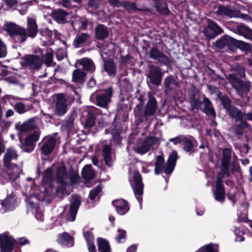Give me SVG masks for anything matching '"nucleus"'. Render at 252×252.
<instances>
[{"label": "nucleus", "instance_id": "f3484780", "mask_svg": "<svg viewBox=\"0 0 252 252\" xmlns=\"http://www.w3.org/2000/svg\"><path fill=\"white\" fill-rule=\"evenodd\" d=\"M217 12L220 15H226L230 17H240L246 20L249 18V16L246 14H241L238 11L232 10L223 6H219Z\"/></svg>", "mask_w": 252, "mask_h": 252}, {"label": "nucleus", "instance_id": "052dcab7", "mask_svg": "<svg viewBox=\"0 0 252 252\" xmlns=\"http://www.w3.org/2000/svg\"><path fill=\"white\" fill-rule=\"evenodd\" d=\"M89 3L91 7L96 8L100 4L101 1L100 0H89Z\"/></svg>", "mask_w": 252, "mask_h": 252}, {"label": "nucleus", "instance_id": "20e7f679", "mask_svg": "<svg viewBox=\"0 0 252 252\" xmlns=\"http://www.w3.org/2000/svg\"><path fill=\"white\" fill-rule=\"evenodd\" d=\"M159 139L154 136L147 138L145 140H137L134 146L131 148L139 154H144L150 149L157 147L159 144Z\"/></svg>", "mask_w": 252, "mask_h": 252}, {"label": "nucleus", "instance_id": "bf43d9fd", "mask_svg": "<svg viewBox=\"0 0 252 252\" xmlns=\"http://www.w3.org/2000/svg\"><path fill=\"white\" fill-rule=\"evenodd\" d=\"M6 54V50L5 46L0 40V58L4 57Z\"/></svg>", "mask_w": 252, "mask_h": 252}, {"label": "nucleus", "instance_id": "f03ea898", "mask_svg": "<svg viewBox=\"0 0 252 252\" xmlns=\"http://www.w3.org/2000/svg\"><path fill=\"white\" fill-rule=\"evenodd\" d=\"M177 159V153L176 151H173L169 156L167 162L165 166H164L163 158L160 156H158L155 163V174H159L163 169L165 173L166 174H170L174 169Z\"/></svg>", "mask_w": 252, "mask_h": 252}, {"label": "nucleus", "instance_id": "ea45409f", "mask_svg": "<svg viewBox=\"0 0 252 252\" xmlns=\"http://www.w3.org/2000/svg\"><path fill=\"white\" fill-rule=\"evenodd\" d=\"M80 63L85 70L91 71H93L94 70L95 67L93 62L88 58H83L81 59L80 61Z\"/></svg>", "mask_w": 252, "mask_h": 252}, {"label": "nucleus", "instance_id": "cd10ccee", "mask_svg": "<svg viewBox=\"0 0 252 252\" xmlns=\"http://www.w3.org/2000/svg\"><path fill=\"white\" fill-rule=\"evenodd\" d=\"M235 32L252 40V31L243 24L237 26L235 30Z\"/></svg>", "mask_w": 252, "mask_h": 252}, {"label": "nucleus", "instance_id": "774afa93", "mask_svg": "<svg viewBox=\"0 0 252 252\" xmlns=\"http://www.w3.org/2000/svg\"><path fill=\"white\" fill-rule=\"evenodd\" d=\"M88 247L90 252H96L95 246L94 244L89 243Z\"/></svg>", "mask_w": 252, "mask_h": 252}, {"label": "nucleus", "instance_id": "423d86ee", "mask_svg": "<svg viewBox=\"0 0 252 252\" xmlns=\"http://www.w3.org/2000/svg\"><path fill=\"white\" fill-rule=\"evenodd\" d=\"M56 180L60 184L56 189L57 193L59 195L60 192L62 193L63 195L67 194V188L69 187V184L67 183L68 177L65 168L63 166L57 168Z\"/></svg>", "mask_w": 252, "mask_h": 252}, {"label": "nucleus", "instance_id": "338daca9", "mask_svg": "<svg viewBox=\"0 0 252 252\" xmlns=\"http://www.w3.org/2000/svg\"><path fill=\"white\" fill-rule=\"evenodd\" d=\"M14 114V112L13 110L8 109L5 112V117L6 118H8L10 117L13 116Z\"/></svg>", "mask_w": 252, "mask_h": 252}, {"label": "nucleus", "instance_id": "9d476101", "mask_svg": "<svg viewBox=\"0 0 252 252\" xmlns=\"http://www.w3.org/2000/svg\"><path fill=\"white\" fill-rule=\"evenodd\" d=\"M228 79L233 86L238 91L241 90L244 92L249 91L250 88V82H243L235 74H229Z\"/></svg>", "mask_w": 252, "mask_h": 252}, {"label": "nucleus", "instance_id": "b1692460", "mask_svg": "<svg viewBox=\"0 0 252 252\" xmlns=\"http://www.w3.org/2000/svg\"><path fill=\"white\" fill-rule=\"evenodd\" d=\"M27 66L31 68H38L42 64L41 60L36 55H30L25 58Z\"/></svg>", "mask_w": 252, "mask_h": 252}, {"label": "nucleus", "instance_id": "e433bc0d", "mask_svg": "<svg viewBox=\"0 0 252 252\" xmlns=\"http://www.w3.org/2000/svg\"><path fill=\"white\" fill-rule=\"evenodd\" d=\"M83 177L87 181L91 180L94 176V173L90 165H86L82 169Z\"/></svg>", "mask_w": 252, "mask_h": 252}, {"label": "nucleus", "instance_id": "680f3d73", "mask_svg": "<svg viewBox=\"0 0 252 252\" xmlns=\"http://www.w3.org/2000/svg\"><path fill=\"white\" fill-rule=\"evenodd\" d=\"M2 99L4 101H8L11 105H12L13 101L15 99V98L12 95H6L2 97Z\"/></svg>", "mask_w": 252, "mask_h": 252}, {"label": "nucleus", "instance_id": "13d9d810", "mask_svg": "<svg viewBox=\"0 0 252 252\" xmlns=\"http://www.w3.org/2000/svg\"><path fill=\"white\" fill-rule=\"evenodd\" d=\"M10 124L2 119V117L0 118V128L2 130L7 129L10 126Z\"/></svg>", "mask_w": 252, "mask_h": 252}, {"label": "nucleus", "instance_id": "ddd939ff", "mask_svg": "<svg viewBox=\"0 0 252 252\" xmlns=\"http://www.w3.org/2000/svg\"><path fill=\"white\" fill-rule=\"evenodd\" d=\"M70 206L67 219L69 221H73L75 219L76 215L81 204L80 197L78 195H72L70 200Z\"/></svg>", "mask_w": 252, "mask_h": 252}, {"label": "nucleus", "instance_id": "a211bd4d", "mask_svg": "<svg viewBox=\"0 0 252 252\" xmlns=\"http://www.w3.org/2000/svg\"><path fill=\"white\" fill-rule=\"evenodd\" d=\"M112 94V89L109 88L105 91V94L97 95L96 96L97 105L106 108L110 102Z\"/></svg>", "mask_w": 252, "mask_h": 252}, {"label": "nucleus", "instance_id": "7ed1b4c3", "mask_svg": "<svg viewBox=\"0 0 252 252\" xmlns=\"http://www.w3.org/2000/svg\"><path fill=\"white\" fill-rule=\"evenodd\" d=\"M29 243V240L25 238H20L16 241L12 236L6 233L0 235L1 252H11L12 249L17 247L18 245L24 246Z\"/></svg>", "mask_w": 252, "mask_h": 252}, {"label": "nucleus", "instance_id": "c85d7f7f", "mask_svg": "<svg viewBox=\"0 0 252 252\" xmlns=\"http://www.w3.org/2000/svg\"><path fill=\"white\" fill-rule=\"evenodd\" d=\"M57 241L59 244L67 247H71L74 244L72 237L67 232L60 234L58 236Z\"/></svg>", "mask_w": 252, "mask_h": 252}, {"label": "nucleus", "instance_id": "4be33fe9", "mask_svg": "<svg viewBox=\"0 0 252 252\" xmlns=\"http://www.w3.org/2000/svg\"><path fill=\"white\" fill-rule=\"evenodd\" d=\"M112 204L115 207L117 213L120 215L125 214L129 210L127 203L123 199L114 200Z\"/></svg>", "mask_w": 252, "mask_h": 252}, {"label": "nucleus", "instance_id": "2eb2a0df", "mask_svg": "<svg viewBox=\"0 0 252 252\" xmlns=\"http://www.w3.org/2000/svg\"><path fill=\"white\" fill-rule=\"evenodd\" d=\"M231 158V150L229 149H225L223 151V158L221 162V171L220 174L222 178L228 177L229 174L228 167L229 160Z\"/></svg>", "mask_w": 252, "mask_h": 252}, {"label": "nucleus", "instance_id": "f8f14e48", "mask_svg": "<svg viewBox=\"0 0 252 252\" xmlns=\"http://www.w3.org/2000/svg\"><path fill=\"white\" fill-rule=\"evenodd\" d=\"M56 139L51 136L45 137L39 144L41 152L45 155L50 154L54 148Z\"/></svg>", "mask_w": 252, "mask_h": 252}, {"label": "nucleus", "instance_id": "c756f323", "mask_svg": "<svg viewBox=\"0 0 252 252\" xmlns=\"http://www.w3.org/2000/svg\"><path fill=\"white\" fill-rule=\"evenodd\" d=\"M236 42V40L229 36H224L220 39L217 40L215 45L219 48H222L224 46H227L231 47Z\"/></svg>", "mask_w": 252, "mask_h": 252}, {"label": "nucleus", "instance_id": "864d4df0", "mask_svg": "<svg viewBox=\"0 0 252 252\" xmlns=\"http://www.w3.org/2000/svg\"><path fill=\"white\" fill-rule=\"evenodd\" d=\"M15 110L19 114H23L26 112L25 105L21 102H18L14 105Z\"/></svg>", "mask_w": 252, "mask_h": 252}, {"label": "nucleus", "instance_id": "3c124183", "mask_svg": "<svg viewBox=\"0 0 252 252\" xmlns=\"http://www.w3.org/2000/svg\"><path fill=\"white\" fill-rule=\"evenodd\" d=\"M234 233L236 236L235 240L237 241L241 242L244 240L243 237L244 231L240 228H237L234 230Z\"/></svg>", "mask_w": 252, "mask_h": 252}, {"label": "nucleus", "instance_id": "39448f33", "mask_svg": "<svg viewBox=\"0 0 252 252\" xmlns=\"http://www.w3.org/2000/svg\"><path fill=\"white\" fill-rule=\"evenodd\" d=\"M3 28L17 42H24L27 39V33L25 29L12 23L4 24Z\"/></svg>", "mask_w": 252, "mask_h": 252}, {"label": "nucleus", "instance_id": "c9c22d12", "mask_svg": "<svg viewBox=\"0 0 252 252\" xmlns=\"http://www.w3.org/2000/svg\"><path fill=\"white\" fill-rule=\"evenodd\" d=\"M156 109V101L155 98H151L149 99L146 106L145 113L147 116L153 115Z\"/></svg>", "mask_w": 252, "mask_h": 252}, {"label": "nucleus", "instance_id": "a19ab883", "mask_svg": "<svg viewBox=\"0 0 252 252\" xmlns=\"http://www.w3.org/2000/svg\"><path fill=\"white\" fill-rule=\"evenodd\" d=\"M196 252H218V246L214 244H210L202 247Z\"/></svg>", "mask_w": 252, "mask_h": 252}, {"label": "nucleus", "instance_id": "aec40b11", "mask_svg": "<svg viewBox=\"0 0 252 252\" xmlns=\"http://www.w3.org/2000/svg\"><path fill=\"white\" fill-rule=\"evenodd\" d=\"M214 195L215 199L220 202H223L225 198V191L224 187L222 185V181L219 177L216 182V187L214 190Z\"/></svg>", "mask_w": 252, "mask_h": 252}, {"label": "nucleus", "instance_id": "6e6552de", "mask_svg": "<svg viewBox=\"0 0 252 252\" xmlns=\"http://www.w3.org/2000/svg\"><path fill=\"white\" fill-rule=\"evenodd\" d=\"M190 103L192 109H200L207 115L213 116H215L214 109L213 108L211 102L208 99L205 98L202 101L192 100L190 101Z\"/></svg>", "mask_w": 252, "mask_h": 252}, {"label": "nucleus", "instance_id": "5fc2aeb1", "mask_svg": "<svg viewBox=\"0 0 252 252\" xmlns=\"http://www.w3.org/2000/svg\"><path fill=\"white\" fill-rule=\"evenodd\" d=\"M95 120L93 115H90L87 119L85 123L86 127H92L94 124Z\"/></svg>", "mask_w": 252, "mask_h": 252}, {"label": "nucleus", "instance_id": "79ce46f5", "mask_svg": "<svg viewBox=\"0 0 252 252\" xmlns=\"http://www.w3.org/2000/svg\"><path fill=\"white\" fill-rule=\"evenodd\" d=\"M150 57L152 59L164 61L166 59V57L161 52H159L156 48H152L150 51Z\"/></svg>", "mask_w": 252, "mask_h": 252}, {"label": "nucleus", "instance_id": "412c9836", "mask_svg": "<svg viewBox=\"0 0 252 252\" xmlns=\"http://www.w3.org/2000/svg\"><path fill=\"white\" fill-rule=\"evenodd\" d=\"M148 77L150 78V80L153 84L156 85H159L160 84L161 80L160 69L156 66H151Z\"/></svg>", "mask_w": 252, "mask_h": 252}, {"label": "nucleus", "instance_id": "6ab92c4d", "mask_svg": "<svg viewBox=\"0 0 252 252\" xmlns=\"http://www.w3.org/2000/svg\"><path fill=\"white\" fill-rule=\"evenodd\" d=\"M1 204L5 211L13 210L17 204L16 198L15 195L12 193L8 194L6 198L2 200Z\"/></svg>", "mask_w": 252, "mask_h": 252}, {"label": "nucleus", "instance_id": "473e14b6", "mask_svg": "<svg viewBox=\"0 0 252 252\" xmlns=\"http://www.w3.org/2000/svg\"><path fill=\"white\" fill-rule=\"evenodd\" d=\"M67 15V13L60 9H57L52 13L53 18L59 23H64Z\"/></svg>", "mask_w": 252, "mask_h": 252}, {"label": "nucleus", "instance_id": "0e129e2a", "mask_svg": "<svg viewBox=\"0 0 252 252\" xmlns=\"http://www.w3.org/2000/svg\"><path fill=\"white\" fill-rule=\"evenodd\" d=\"M124 6L128 10H134L135 8V4L133 2H126Z\"/></svg>", "mask_w": 252, "mask_h": 252}, {"label": "nucleus", "instance_id": "69168bd1", "mask_svg": "<svg viewBox=\"0 0 252 252\" xmlns=\"http://www.w3.org/2000/svg\"><path fill=\"white\" fill-rule=\"evenodd\" d=\"M245 75V69L241 67H240L237 71V76L240 77H243Z\"/></svg>", "mask_w": 252, "mask_h": 252}, {"label": "nucleus", "instance_id": "de8ad7c7", "mask_svg": "<svg viewBox=\"0 0 252 252\" xmlns=\"http://www.w3.org/2000/svg\"><path fill=\"white\" fill-rule=\"evenodd\" d=\"M164 85L167 89L171 90L177 85V83L172 78L167 77L164 80Z\"/></svg>", "mask_w": 252, "mask_h": 252}, {"label": "nucleus", "instance_id": "a878e982", "mask_svg": "<svg viewBox=\"0 0 252 252\" xmlns=\"http://www.w3.org/2000/svg\"><path fill=\"white\" fill-rule=\"evenodd\" d=\"M182 144L184 145V149L186 152L192 151L193 147L196 144V141L192 137H187L181 136Z\"/></svg>", "mask_w": 252, "mask_h": 252}, {"label": "nucleus", "instance_id": "dca6fc26", "mask_svg": "<svg viewBox=\"0 0 252 252\" xmlns=\"http://www.w3.org/2000/svg\"><path fill=\"white\" fill-rule=\"evenodd\" d=\"M39 137L38 132H34L27 137L24 144L21 145L22 150L26 152H32L34 148L35 143L38 140Z\"/></svg>", "mask_w": 252, "mask_h": 252}, {"label": "nucleus", "instance_id": "f704fd0d", "mask_svg": "<svg viewBox=\"0 0 252 252\" xmlns=\"http://www.w3.org/2000/svg\"><path fill=\"white\" fill-rule=\"evenodd\" d=\"M86 74L79 69L75 70L73 72L72 79L73 82L78 83H83L85 81Z\"/></svg>", "mask_w": 252, "mask_h": 252}, {"label": "nucleus", "instance_id": "4c0bfd02", "mask_svg": "<svg viewBox=\"0 0 252 252\" xmlns=\"http://www.w3.org/2000/svg\"><path fill=\"white\" fill-rule=\"evenodd\" d=\"M90 37L88 34L82 33L80 34L77 35L75 37L73 44L75 47H79L82 44L85 42Z\"/></svg>", "mask_w": 252, "mask_h": 252}, {"label": "nucleus", "instance_id": "2f4dec72", "mask_svg": "<svg viewBox=\"0 0 252 252\" xmlns=\"http://www.w3.org/2000/svg\"><path fill=\"white\" fill-rule=\"evenodd\" d=\"M95 37L98 39L106 38L108 34V31L106 27L103 25H99L95 30Z\"/></svg>", "mask_w": 252, "mask_h": 252}, {"label": "nucleus", "instance_id": "e2e57ef3", "mask_svg": "<svg viewBox=\"0 0 252 252\" xmlns=\"http://www.w3.org/2000/svg\"><path fill=\"white\" fill-rule=\"evenodd\" d=\"M27 207L29 208H32L36 209L37 208V205L36 203H34L32 200H27Z\"/></svg>", "mask_w": 252, "mask_h": 252}, {"label": "nucleus", "instance_id": "0eeeda50", "mask_svg": "<svg viewBox=\"0 0 252 252\" xmlns=\"http://www.w3.org/2000/svg\"><path fill=\"white\" fill-rule=\"evenodd\" d=\"M130 185L132 187L134 194L140 206L142 204L143 185L142 183L141 176L140 173L135 171L133 174L132 179L130 180Z\"/></svg>", "mask_w": 252, "mask_h": 252}, {"label": "nucleus", "instance_id": "8fccbe9b", "mask_svg": "<svg viewBox=\"0 0 252 252\" xmlns=\"http://www.w3.org/2000/svg\"><path fill=\"white\" fill-rule=\"evenodd\" d=\"M53 51L51 49L47 51V53L44 57V61L47 66H50L52 62Z\"/></svg>", "mask_w": 252, "mask_h": 252}, {"label": "nucleus", "instance_id": "58836bf2", "mask_svg": "<svg viewBox=\"0 0 252 252\" xmlns=\"http://www.w3.org/2000/svg\"><path fill=\"white\" fill-rule=\"evenodd\" d=\"M97 245L99 252H111L108 243L103 239H97Z\"/></svg>", "mask_w": 252, "mask_h": 252}, {"label": "nucleus", "instance_id": "f257e3e1", "mask_svg": "<svg viewBox=\"0 0 252 252\" xmlns=\"http://www.w3.org/2000/svg\"><path fill=\"white\" fill-rule=\"evenodd\" d=\"M52 173L50 168L46 169L44 172L42 183L39 187H36L35 192H33L35 197L40 201L48 200V197L53 192V188L51 182L52 181Z\"/></svg>", "mask_w": 252, "mask_h": 252}, {"label": "nucleus", "instance_id": "4d7b16f0", "mask_svg": "<svg viewBox=\"0 0 252 252\" xmlns=\"http://www.w3.org/2000/svg\"><path fill=\"white\" fill-rule=\"evenodd\" d=\"M118 235L116 237V240L119 243H121L123 239H125L126 237V231L124 230L118 229Z\"/></svg>", "mask_w": 252, "mask_h": 252}, {"label": "nucleus", "instance_id": "4468645a", "mask_svg": "<svg viewBox=\"0 0 252 252\" xmlns=\"http://www.w3.org/2000/svg\"><path fill=\"white\" fill-rule=\"evenodd\" d=\"M56 113L58 115H63L67 111L66 99L63 94L55 95Z\"/></svg>", "mask_w": 252, "mask_h": 252}, {"label": "nucleus", "instance_id": "72a5a7b5", "mask_svg": "<svg viewBox=\"0 0 252 252\" xmlns=\"http://www.w3.org/2000/svg\"><path fill=\"white\" fill-rule=\"evenodd\" d=\"M103 156L105 163L109 166H111L113 162V158L110 147L108 145H105L103 149Z\"/></svg>", "mask_w": 252, "mask_h": 252}, {"label": "nucleus", "instance_id": "393cba45", "mask_svg": "<svg viewBox=\"0 0 252 252\" xmlns=\"http://www.w3.org/2000/svg\"><path fill=\"white\" fill-rule=\"evenodd\" d=\"M27 29L28 36L32 38L34 37L38 30L35 20L34 18H28Z\"/></svg>", "mask_w": 252, "mask_h": 252}, {"label": "nucleus", "instance_id": "09e8293b", "mask_svg": "<svg viewBox=\"0 0 252 252\" xmlns=\"http://www.w3.org/2000/svg\"><path fill=\"white\" fill-rule=\"evenodd\" d=\"M101 186L98 185L95 188L92 189L90 192L89 198L91 200H94L98 195L99 193L101 191Z\"/></svg>", "mask_w": 252, "mask_h": 252}, {"label": "nucleus", "instance_id": "a18cd8bd", "mask_svg": "<svg viewBox=\"0 0 252 252\" xmlns=\"http://www.w3.org/2000/svg\"><path fill=\"white\" fill-rule=\"evenodd\" d=\"M228 112L229 115L232 118L236 119V120H239L242 117L241 112L234 107L230 106L229 108Z\"/></svg>", "mask_w": 252, "mask_h": 252}, {"label": "nucleus", "instance_id": "49530a36", "mask_svg": "<svg viewBox=\"0 0 252 252\" xmlns=\"http://www.w3.org/2000/svg\"><path fill=\"white\" fill-rule=\"evenodd\" d=\"M156 7L158 11L161 14H166L168 13L166 4L162 0H159Z\"/></svg>", "mask_w": 252, "mask_h": 252}, {"label": "nucleus", "instance_id": "c03bdc74", "mask_svg": "<svg viewBox=\"0 0 252 252\" xmlns=\"http://www.w3.org/2000/svg\"><path fill=\"white\" fill-rule=\"evenodd\" d=\"M233 45L238 46L241 50L246 51H250L252 49V46L250 44L241 40H236V42L234 43Z\"/></svg>", "mask_w": 252, "mask_h": 252}, {"label": "nucleus", "instance_id": "37998d69", "mask_svg": "<svg viewBox=\"0 0 252 252\" xmlns=\"http://www.w3.org/2000/svg\"><path fill=\"white\" fill-rule=\"evenodd\" d=\"M105 70L109 75L114 74L116 71V67L114 63L110 61H105L104 63Z\"/></svg>", "mask_w": 252, "mask_h": 252}, {"label": "nucleus", "instance_id": "5701e85b", "mask_svg": "<svg viewBox=\"0 0 252 252\" xmlns=\"http://www.w3.org/2000/svg\"><path fill=\"white\" fill-rule=\"evenodd\" d=\"M18 155L17 151L12 147L8 148L4 155L3 163L5 166H9L12 164L11 160L16 159Z\"/></svg>", "mask_w": 252, "mask_h": 252}, {"label": "nucleus", "instance_id": "9b49d317", "mask_svg": "<svg viewBox=\"0 0 252 252\" xmlns=\"http://www.w3.org/2000/svg\"><path fill=\"white\" fill-rule=\"evenodd\" d=\"M222 32L221 28L211 20L208 21L207 26L203 30L205 36L209 38H213Z\"/></svg>", "mask_w": 252, "mask_h": 252}, {"label": "nucleus", "instance_id": "6e6d98bb", "mask_svg": "<svg viewBox=\"0 0 252 252\" xmlns=\"http://www.w3.org/2000/svg\"><path fill=\"white\" fill-rule=\"evenodd\" d=\"M108 46L109 48V52H107L105 50L104 51H102V53H101V55L103 58H104V54L106 55H107L108 57H109L115 52V51L114 49V45L113 44H110L108 45Z\"/></svg>", "mask_w": 252, "mask_h": 252}, {"label": "nucleus", "instance_id": "1a4fd4ad", "mask_svg": "<svg viewBox=\"0 0 252 252\" xmlns=\"http://www.w3.org/2000/svg\"><path fill=\"white\" fill-rule=\"evenodd\" d=\"M7 169L0 173L2 178L10 181H15L19 176L21 169L15 164L6 166Z\"/></svg>", "mask_w": 252, "mask_h": 252}, {"label": "nucleus", "instance_id": "bb28decb", "mask_svg": "<svg viewBox=\"0 0 252 252\" xmlns=\"http://www.w3.org/2000/svg\"><path fill=\"white\" fill-rule=\"evenodd\" d=\"M40 32L41 35L42 36L45 37L47 41L50 43L53 42L55 38L59 37V33L56 30L52 31L49 30V29L45 28L41 30Z\"/></svg>", "mask_w": 252, "mask_h": 252}, {"label": "nucleus", "instance_id": "7c9ffc66", "mask_svg": "<svg viewBox=\"0 0 252 252\" xmlns=\"http://www.w3.org/2000/svg\"><path fill=\"white\" fill-rule=\"evenodd\" d=\"M34 125V121L32 119H30L23 123H19L15 126L20 132H24L32 129Z\"/></svg>", "mask_w": 252, "mask_h": 252}, {"label": "nucleus", "instance_id": "603ef678", "mask_svg": "<svg viewBox=\"0 0 252 252\" xmlns=\"http://www.w3.org/2000/svg\"><path fill=\"white\" fill-rule=\"evenodd\" d=\"M84 236L87 242L88 246H89V244H94V236L92 233L89 231H85L84 230L83 231Z\"/></svg>", "mask_w": 252, "mask_h": 252}]
</instances>
